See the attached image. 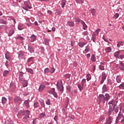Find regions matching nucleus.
<instances>
[{
	"label": "nucleus",
	"instance_id": "f257e3e1",
	"mask_svg": "<svg viewBox=\"0 0 124 124\" xmlns=\"http://www.w3.org/2000/svg\"><path fill=\"white\" fill-rule=\"evenodd\" d=\"M98 98L100 102L105 103V101H108V100L110 99V95L107 93L105 96L103 94H100L98 96Z\"/></svg>",
	"mask_w": 124,
	"mask_h": 124
},
{
	"label": "nucleus",
	"instance_id": "f03ea898",
	"mask_svg": "<svg viewBox=\"0 0 124 124\" xmlns=\"http://www.w3.org/2000/svg\"><path fill=\"white\" fill-rule=\"evenodd\" d=\"M57 87L60 90V92L62 93L63 92V86H62V80H59L57 82Z\"/></svg>",
	"mask_w": 124,
	"mask_h": 124
},
{
	"label": "nucleus",
	"instance_id": "7ed1b4c3",
	"mask_svg": "<svg viewBox=\"0 0 124 124\" xmlns=\"http://www.w3.org/2000/svg\"><path fill=\"white\" fill-rule=\"evenodd\" d=\"M117 103L118 101L116 100H111L108 103V105H109V107L114 108V107L117 106Z\"/></svg>",
	"mask_w": 124,
	"mask_h": 124
},
{
	"label": "nucleus",
	"instance_id": "20e7f679",
	"mask_svg": "<svg viewBox=\"0 0 124 124\" xmlns=\"http://www.w3.org/2000/svg\"><path fill=\"white\" fill-rule=\"evenodd\" d=\"M48 93H51L52 94H53L55 97H58V94H57V93L55 92V88H52L48 90Z\"/></svg>",
	"mask_w": 124,
	"mask_h": 124
},
{
	"label": "nucleus",
	"instance_id": "39448f33",
	"mask_svg": "<svg viewBox=\"0 0 124 124\" xmlns=\"http://www.w3.org/2000/svg\"><path fill=\"white\" fill-rule=\"evenodd\" d=\"M24 4L27 8H29V9H31V2H30V0L24 1Z\"/></svg>",
	"mask_w": 124,
	"mask_h": 124
},
{
	"label": "nucleus",
	"instance_id": "423d86ee",
	"mask_svg": "<svg viewBox=\"0 0 124 124\" xmlns=\"http://www.w3.org/2000/svg\"><path fill=\"white\" fill-rule=\"evenodd\" d=\"M14 101L15 103H21L22 102V99L20 97H16L14 99Z\"/></svg>",
	"mask_w": 124,
	"mask_h": 124
},
{
	"label": "nucleus",
	"instance_id": "0eeeda50",
	"mask_svg": "<svg viewBox=\"0 0 124 124\" xmlns=\"http://www.w3.org/2000/svg\"><path fill=\"white\" fill-rule=\"evenodd\" d=\"M123 117H124V116H123L122 113H121V112H120L118 115V116L117 117V119L115 121L116 124H118L119 123V121H120V120H121V119H123Z\"/></svg>",
	"mask_w": 124,
	"mask_h": 124
},
{
	"label": "nucleus",
	"instance_id": "6e6552de",
	"mask_svg": "<svg viewBox=\"0 0 124 124\" xmlns=\"http://www.w3.org/2000/svg\"><path fill=\"white\" fill-rule=\"evenodd\" d=\"M102 79L101 81V84H103L104 83V81H105V79H106V74L105 73H102Z\"/></svg>",
	"mask_w": 124,
	"mask_h": 124
},
{
	"label": "nucleus",
	"instance_id": "1a4fd4ad",
	"mask_svg": "<svg viewBox=\"0 0 124 124\" xmlns=\"http://www.w3.org/2000/svg\"><path fill=\"white\" fill-rule=\"evenodd\" d=\"M19 80L20 81H25V78L23 77V72H22L19 73Z\"/></svg>",
	"mask_w": 124,
	"mask_h": 124
},
{
	"label": "nucleus",
	"instance_id": "9d476101",
	"mask_svg": "<svg viewBox=\"0 0 124 124\" xmlns=\"http://www.w3.org/2000/svg\"><path fill=\"white\" fill-rule=\"evenodd\" d=\"M5 58L6 60H8V61H10L11 60V57H10V53L9 52L7 51V53L5 54Z\"/></svg>",
	"mask_w": 124,
	"mask_h": 124
},
{
	"label": "nucleus",
	"instance_id": "9b49d317",
	"mask_svg": "<svg viewBox=\"0 0 124 124\" xmlns=\"http://www.w3.org/2000/svg\"><path fill=\"white\" fill-rule=\"evenodd\" d=\"M120 66H119V69H120V70L124 71V64L122 61L120 62Z\"/></svg>",
	"mask_w": 124,
	"mask_h": 124
},
{
	"label": "nucleus",
	"instance_id": "f8f14e48",
	"mask_svg": "<svg viewBox=\"0 0 124 124\" xmlns=\"http://www.w3.org/2000/svg\"><path fill=\"white\" fill-rule=\"evenodd\" d=\"M16 39H18L22 42H24V40H25V38H24L23 36H21V35H18L17 37H16Z\"/></svg>",
	"mask_w": 124,
	"mask_h": 124
},
{
	"label": "nucleus",
	"instance_id": "ddd939ff",
	"mask_svg": "<svg viewBox=\"0 0 124 124\" xmlns=\"http://www.w3.org/2000/svg\"><path fill=\"white\" fill-rule=\"evenodd\" d=\"M113 111H114V108H111L110 107H109L108 116H110V115H112V113L113 112Z\"/></svg>",
	"mask_w": 124,
	"mask_h": 124
},
{
	"label": "nucleus",
	"instance_id": "4468645a",
	"mask_svg": "<svg viewBox=\"0 0 124 124\" xmlns=\"http://www.w3.org/2000/svg\"><path fill=\"white\" fill-rule=\"evenodd\" d=\"M108 91V88H107V86H106V85H104L102 88V93H105Z\"/></svg>",
	"mask_w": 124,
	"mask_h": 124
},
{
	"label": "nucleus",
	"instance_id": "2eb2a0df",
	"mask_svg": "<svg viewBox=\"0 0 124 124\" xmlns=\"http://www.w3.org/2000/svg\"><path fill=\"white\" fill-rule=\"evenodd\" d=\"M31 42H33L34 41H35V40H36V36L34 35H32L31 37Z\"/></svg>",
	"mask_w": 124,
	"mask_h": 124
},
{
	"label": "nucleus",
	"instance_id": "dca6fc26",
	"mask_svg": "<svg viewBox=\"0 0 124 124\" xmlns=\"http://www.w3.org/2000/svg\"><path fill=\"white\" fill-rule=\"evenodd\" d=\"M15 32V31L14 30V29H11L9 32L8 33V36H11Z\"/></svg>",
	"mask_w": 124,
	"mask_h": 124
},
{
	"label": "nucleus",
	"instance_id": "f3484780",
	"mask_svg": "<svg viewBox=\"0 0 124 124\" xmlns=\"http://www.w3.org/2000/svg\"><path fill=\"white\" fill-rule=\"evenodd\" d=\"M28 51L31 54V53H33L34 52V50H33V48H32L31 46H28Z\"/></svg>",
	"mask_w": 124,
	"mask_h": 124
},
{
	"label": "nucleus",
	"instance_id": "a211bd4d",
	"mask_svg": "<svg viewBox=\"0 0 124 124\" xmlns=\"http://www.w3.org/2000/svg\"><path fill=\"white\" fill-rule=\"evenodd\" d=\"M30 118V116L26 115L22 119L23 122L27 123L28 122V119Z\"/></svg>",
	"mask_w": 124,
	"mask_h": 124
},
{
	"label": "nucleus",
	"instance_id": "6ab92c4d",
	"mask_svg": "<svg viewBox=\"0 0 124 124\" xmlns=\"http://www.w3.org/2000/svg\"><path fill=\"white\" fill-rule=\"evenodd\" d=\"M78 88L79 91H83V90H84V85H82V84H78Z\"/></svg>",
	"mask_w": 124,
	"mask_h": 124
},
{
	"label": "nucleus",
	"instance_id": "aec40b11",
	"mask_svg": "<svg viewBox=\"0 0 124 124\" xmlns=\"http://www.w3.org/2000/svg\"><path fill=\"white\" fill-rule=\"evenodd\" d=\"M119 55H120V51H117L114 53V56L116 59H119Z\"/></svg>",
	"mask_w": 124,
	"mask_h": 124
},
{
	"label": "nucleus",
	"instance_id": "412c9836",
	"mask_svg": "<svg viewBox=\"0 0 124 124\" xmlns=\"http://www.w3.org/2000/svg\"><path fill=\"white\" fill-rule=\"evenodd\" d=\"M96 34L95 33H93V35H92V40L93 41V42H95V39H96Z\"/></svg>",
	"mask_w": 124,
	"mask_h": 124
},
{
	"label": "nucleus",
	"instance_id": "4be33fe9",
	"mask_svg": "<svg viewBox=\"0 0 124 124\" xmlns=\"http://www.w3.org/2000/svg\"><path fill=\"white\" fill-rule=\"evenodd\" d=\"M105 50L107 53H111L112 51V49L110 47H106Z\"/></svg>",
	"mask_w": 124,
	"mask_h": 124
},
{
	"label": "nucleus",
	"instance_id": "5701e85b",
	"mask_svg": "<svg viewBox=\"0 0 124 124\" xmlns=\"http://www.w3.org/2000/svg\"><path fill=\"white\" fill-rule=\"evenodd\" d=\"M24 54H25V53H24L23 51H19L18 52L19 58H22V57H24Z\"/></svg>",
	"mask_w": 124,
	"mask_h": 124
},
{
	"label": "nucleus",
	"instance_id": "b1692460",
	"mask_svg": "<svg viewBox=\"0 0 124 124\" xmlns=\"http://www.w3.org/2000/svg\"><path fill=\"white\" fill-rule=\"evenodd\" d=\"M65 3H66V0H62V8H64V6L65 5Z\"/></svg>",
	"mask_w": 124,
	"mask_h": 124
},
{
	"label": "nucleus",
	"instance_id": "393cba45",
	"mask_svg": "<svg viewBox=\"0 0 124 124\" xmlns=\"http://www.w3.org/2000/svg\"><path fill=\"white\" fill-rule=\"evenodd\" d=\"M85 45H86L85 43L81 42L78 43V46L79 47H80V48H83Z\"/></svg>",
	"mask_w": 124,
	"mask_h": 124
},
{
	"label": "nucleus",
	"instance_id": "a878e982",
	"mask_svg": "<svg viewBox=\"0 0 124 124\" xmlns=\"http://www.w3.org/2000/svg\"><path fill=\"white\" fill-rule=\"evenodd\" d=\"M45 89V86L43 85H40L39 88V91L40 92H42V91H43V90H44Z\"/></svg>",
	"mask_w": 124,
	"mask_h": 124
},
{
	"label": "nucleus",
	"instance_id": "bb28decb",
	"mask_svg": "<svg viewBox=\"0 0 124 124\" xmlns=\"http://www.w3.org/2000/svg\"><path fill=\"white\" fill-rule=\"evenodd\" d=\"M24 104L27 108H29V107H30V101H25Z\"/></svg>",
	"mask_w": 124,
	"mask_h": 124
},
{
	"label": "nucleus",
	"instance_id": "cd10ccee",
	"mask_svg": "<svg viewBox=\"0 0 124 124\" xmlns=\"http://www.w3.org/2000/svg\"><path fill=\"white\" fill-rule=\"evenodd\" d=\"M21 82L23 84V87H27L28 86V81L24 79V80L21 81Z\"/></svg>",
	"mask_w": 124,
	"mask_h": 124
},
{
	"label": "nucleus",
	"instance_id": "c85d7f7f",
	"mask_svg": "<svg viewBox=\"0 0 124 124\" xmlns=\"http://www.w3.org/2000/svg\"><path fill=\"white\" fill-rule=\"evenodd\" d=\"M119 109H120V108L117 107V106L113 107V110H114L115 113H118V112H119Z\"/></svg>",
	"mask_w": 124,
	"mask_h": 124
},
{
	"label": "nucleus",
	"instance_id": "c756f323",
	"mask_svg": "<svg viewBox=\"0 0 124 124\" xmlns=\"http://www.w3.org/2000/svg\"><path fill=\"white\" fill-rule=\"evenodd\" d=\"M6 101H7V99L6 98L3 97L2 98V104H5L6 103Z\"/></svg>",
	"mask_w": 124,
	"mask_h": 124
},
{
	"label": "nucleus",
	"instance_id": "7c9ffc66",
	"mask_svg": "<svg viewBox=\"0 0 124 124\" xmlns=\"http://www.w3.org/2000/svg\"><path fill=\"white\" fill-rule=\"evenodd\" d=\"M67 24L70 27H74V23L72 21H68Z\"/></svg>",
	"mask_w": 124,
	"mask_h": 124
},
{
	"label": "nucleus",
	"instance_id": "2f4dec72",
	"mask_svg": "<svg viewBox=\"0 0 124 124\" xmlns=\"http://www.w3.org/2000/svg\"><path fill=\"white\" fill-rule=\"evenodd\" d=\"M82 22H83V21L80 19L79 18H77L76 19V24H78L79 23H81V24H82Z\"/></svg>",
	"mask_w": 124,
	"mask_h": 124
},
{
	"label": "nucleus",
	"instance_id": "473e14b6",
	"mask_svg": "<svg viewBox=\"0 0 124 124\" xmlns=\"http://www.w3.org/2000/svg\"><path fill=\"white\" fill-rule=\"evenodd\" d=\"M0 24H4V25H6L7 22L4 19H0Z\"/></svg>",
	"mask_w": 124,
	"mask_h": 124
},
{
	"label": "nucleus",
	"instance_id": "72a5a7b5",
	"mask_svg": "<svg viewBox=\"0 0 124 124\" xmlns=\"http://www.w3.org/2000/svg\"><path fill=\"white\" fill-rule=\"evenodd\" d=\"M86 77L87 81H90V80H91L92 78V76L91 75V74H88L87 75Z\"/></svg>",
	"mask_w": 124,
	"mask_h": 124
},
{
	"label": "nucleus",
	"instance_id": "f704fd0d",
	"mask_svg": "<svg viewBox=\"0 0 124 124\" xmlns=\"http://www.w3.org/2000/svg\"><path fill=\"white\" fill-rule=\"evenodd\" d=\"M81 24L83 26L84 30H86V29H87V25H86V23H85V22L81 21Z\"/></svg>",
	"mask_w": 124,
	"mask_h": 124
},
{
	"label": "nucleus",
	"instance_id": "c9c22d12",
	"mask_svg": "<svg viewBox=\"0 0 124 124\" xmlns=\"http://www.w3.org/2000/svg\"><path fill=\"white\" fill-rule=\"evenodd\" d=\"M26 70L27 72H29V73H31V74H33V71L31 69L28 68Z\"/></svg>",
	"mask_w": 124,
	"mask_h": 124
},
{
	"label": "nucleus",
	"instance_id": "e433bc0d",
	"mask_svg": "<svg viewBox=\"0 0 124 124\" xmlns=\"http://www.w3.org/2000/svg\"><path fill=\"white\" fill-rule=\"evenodd\" d=\"M101 31V29H98L95 32H93V33H95V34H96V35H98V33L99 32H100Z\"/></svg>",
	"mask_w": 124,
	"mask_h": 124
},
{
	"label": "nucleus",
	"instance_id": "4c0bfd02",
	"mask_svg": "<svg viewBox=\"0 0 124 124\" xmlns=\"http://www.w3.org/2000/svg\"><path fill=\"white\" fill-rule=\"evenodd\" d=\"M81 85L83 86H86V79L83 78L81 81Z\"/></svg>",
	"mask_w": 124,
	"mask_h": 124
},
{
	"label": "nucleus",
	"instance_id": "58836bf2",
	"mask_svg": "<svg viewBox=\"0 0 124 124\" xmlns=\"http://www.w3.org/2000/svg\"><path fill=\"white\" fill-rule=\"evenodd\" d=\"M8 73H9V71L5 70L4 71L3 75L4 77H5V76H7V74H8Z\"/></svg>",
	"mask_w": 124,
	"mask_h": 124
},
{
	"label": "nucleus",
	"instance_id": "ea45409f",
	"mask_svg": "<svg viewBox=\"0 0 124 124\" xmlns=\"http://www.w3.org/2000/svg\"><path fill=\"white\" fill-rule=\"evenodd\" d=\"M96 60L95 56L94 55H93L91 57V61L92 62H95Z\"/></svg>",
	"mask_w": 124,
	"mask_h": 124
},
{
	"label": "nucleus",
	"instance_id": "a19ab883",
	"mask_svg": "<svg viewBox=\"0 0 124 124\" xmlns=\"http://www.w3.org/2000/svg\"><path fill=\"white\" fill-rule=\"evenodd\" d=\"M49 41L50 40L49 39H45V43L46 45H49Z\"/></svg>",
	"mask_w": 124,
	"mask_h": 124
},
{
	"label": "nucleus",
	"instance_id": "79ce46f5",
	"mask_svg": "<svg viewBox=\"0 0 124 124\" xmlns=\"http://www.w3.org/2000/svg\"><path fill=\"white\" fill-rule=\"evenodd\" d=\"M119 89L121 90H124V83H122L119 86Z\"/></svg>",
	"mask_w": 124,
	"mask_h": 124
},
{
	"label": "nucleus",
	"instance_id": "37998d69",
	"mask_svg": "<svg viewBox=\"0 0 124 124\" xmlns=\"http://www.w3.org/2000/svg\"><path fill=\"white\" fill-rule=\"evenodd\" d=\"M112 122L111 121V117H109L107 121V124H111Z\"/></svg>",
	"mask_w": 124,
	"mask_h": 124
},
{
	"label": "nucleus",
	"instance_id": "c03bdc74",
	"mask_svg": "<svg viewBox=\"0 0 124 124\" xmlns=\"http://www.w3.org/2000/svg\"><path fill=\"white\" fill-rule=\"evenodd\" d=\"M40 103L42 107H45V103H44V100H42L41 101H40Z\"/></svg>",
	"mask_w": 124,
	"mask_h": 124
},
{
	"label": "nucleus",
	"instance_id": "a18cd8bd",
	"mask_svg": "<svg viewBox=\"0 0 124 124\" xmlns=\"http://www.w3.org/2000/svg\"><path fill=\"white\" fill-rule=\"evenodd\" d=\"M24 115H25L26 116H30V111L26 110V111H25Z\"/></svg>",
	"mask_w": 124,
	"mask_h": 124
},
{
	"label": "nucleus",
	"instance_id": "49530a36",
	"mask_svg": "<svg viewBox=\"0 0 124 124\" xmlns=\"http://www.w3.org/2000/svg\"><path fill=\"white\" fill-rule=\"evenodd\" d=\"M39 106V104L38 103V102L34 103V107L35 108H37V107H38Z\"/></svg>",
	"mask_w": 124,
	"mask_h": 124
},
{
	"label": "nucleus",
	"instance_id": "de8ad7c7",
	"mask_svg": "<svg viewBox=\"0 0 124 124\" xmlns=\"http://www.w3.org/2000/svg\"><path fill=\"white\" fill-rule=\"evenodd\" d=\"M122 44H123V42H119L117 44V47L118 48H120V47H121V46H122Z\"/></svg>",
	"mask_w": 124,
	"mask_h": 124
},
{
	"label": "nucleus",
	"instance_id": "09e8293b",
	"mask_svg": "<svg viewBox=\"0 0 124 124\" xmlns=\"http://www.w3.org/2000/svg\"><path fill=\"white\" fill-rule=\"evenodd\" d=\"M46 103L47 105H50L51 104L50 99H48L47 101H46Z\"/></svg>",
	"mask_w": 124,
	"mask_h": 124
},
{
	"label": "nucleus",
	"instance_id": "8fccbe9b",
	"mask_svg": "<svg viewBox=\"0 0 124 124\" xmlns=\"http://www.w3.org/2000/svg\"><path fill=\"white\" fill-rule=\"evenodd\" d=\"M99 69H100L101 70H104V69H105L104 66H103L102 65H99Z\"/></svg>",
	"mask_w": 124,
	"mask_h": 124
},
{
	"label": "nucleus",
	"instance_id": "3c124183",
	"mask_svg": "<svg viewBox=\"0 0 124 124\" xmlns=\"http://www.w3.org/2000/svg\"><path fill=\"white\" fill-rule=\"evenodd\" d=\"M78 3H84V1L82 0H76Z\"/></svg>",
	"mask_w": 124,
	"mask_h": 124
},
{
	"label": "nucleus",
	"instance_id": "603ef678",
	"mask_svg": "<svg viewBox=\"0 0 124 124\" xmlns=\"http://www.w3.org/2000/svg\"><path fill=\"white\" fill-rule=\"evenodd\" d=\"M18 29L19 30V31H22V30H23V26L21 25H18Z\"/></svg>",
	"mask_w": 124,
	"mask_h": 124
},
{
	"label": "nucleus",
	"instance_id": "864d4df0",
	"mask_svg": "<svg viewBox=\"0 0 124 124\" xmlns=\"http://www.w3.org/2000/svg\"><path fill=\"white\" fill-rule=\"evenodd\" d=\"M44 117H45V113H42L39 115V118H44Z\"/></svg>",
	"mask_w": 124,
	"mask_h": 124
},
{
	"label": "nucleus",
	"instance_id": "5fc2aeb1",
	"mask_svg": "<svg viewBox=\"0 0 124 124\" xmlns=\"http://www.w3.org/2000/svg\"><path fill=\"white\" fill-rule=\"evenodd\" d=\"M119 16V15H118V14H117V13H116V14L114 16L113 18H114V19H117V18H118Z\"/></svg>",
	"mask_w": 124,
	"mask_h": 124
},
{
	"label": "nucleus",
	"instance_id": "6e6d98bb",
	"mask_svg": "<svg viewBox=\"0 0 124 124\" xmlns=\"http://www.w3.org/2000/svg\"><path fill=\"white\" fill-rule=\"evenodd\" d=\"M116 82L117 83H121V82H122V80H121V78H116Z\"/></svg>",
	"mask_w": 124,
	"mask_h": 124
},
{
	"label": "nucleus",
	"instance_id": "4d7b16f0",
	"mask_svg": "<svg viewBox=\"0 0 124 124\" xmlns=\"http://www.w3.org/2000/svg\"><path fill=\"white\" fill-rule=\"evenodd\" d=\"M49 68H46L45 69V73H48V72H49Z\"/></svg>",
	"mask_w": 124,
	"mask_h": 124
},
{
	"label": "nucleus",
	"instance_id": "13d9d810",
	"mask_svg": "<svg viewBox=\"0 0 124 124\" xmlns=\"http://www.w3.org/2000/svg\"><path fill=\"white\" fill-rule=\"evenodd\" d=\"M90 51V47H86V48L85 49V51L86 52V53H88Z\"/></svg>",
	"mask_w": 124,
	"mask_h": 124
},
{
	"label": "nucleus",
	"instance_id": "bf43d9fd",
	"mask_svg": "<svg viewBox=\"0 0 124 124\" xmlns=\"http://www.w3.org/2000/svg\"><path fill=\"white\" fill-rule=\"evenodd\" d=\"M91 13L92 14V15H95V10H92Z\"/></svg>",
	"mask_w": 124,
	"mask_h": 124
},
{
	"label": "nucleus",
	"instance_id": "052dcab7",
	"mask_svg": "<svg viewBox=\"0 0 124 124\" xmlns=\"http://www.w3.org/2000/svg\"><path fill=\"white\" fill-rule=\"evenodd\" d=\"M55 72V68H52L50 70V73H54Z\"/></svg>",
	"mask_w": 124,
	"mask_h": 124
},
{
	"label": "nucleus",
	"instance_id": "680f3d73",
	"mask_svg": "<svg viewBox=\"0 0 124 124\" xmlns=\"http://www.w3.org/2000/svg\"><path fill=\"white\" fill-rule=\"evenodd\" d=\"M103 120H104V117H101L99 122H102L103 121Z\"/></svg>",
	"mask_w": 124,
	"mask_h": 124
},
{
	"label": "nucleus",
	"instance_id": "e2e57ef3",
	"mask_svg": "<svg viewBox=\"0 0 124 124\" xmlns=\"http://www.w3.org/2000/svg\"><path fill=\"white\" fill-rule=\"evenodd\" d=\"M5 64L6 67H7V68H8V61H6V62H5Z\"/></svg>",
	"mask_w": 124,
	"mask_h": 124
},
{
	"label": "nucleus",
	"instance_id": "0e129e2a",
	"mask_svg": "<svg viewBox=\"0 0 124 124\" xmlns=\"http://www.w3.org/2000/svg\"><path fill=\"white\" fill-rule=\"evenodd\" d=\"M32 59H33V57H31V58H29L28 60V62H31V60H32Z\"/></svg>",
	"mask_w": 124,
	"mask_h": 124
},
{
	"label": "nucleus",
	"instance_id": "69168bd1",
	"mask_svg": "<svg viewBox=\"0 0 124 124\" xmlns=\"http://www.w3.org/2000/svg\"><path fill=\"white\" fill-rule=\"evenodd\" d=\"M121 124H124V117H123L122 120L121 121Z\"/></svg>",
	"mask_w": 124,
	"mask_h": 124
},
{
	"label": "nucleus",
	"instance_id": "338daca9",
	"mask_svg": "<svg viewBox=\"0 0 124 124\" xmlns=\"http://www.w3.org/2000/svg\"><path fill=\"white\" fill-rule=\"evenodd\" d=\"M120 58L121 60H123V59H124V55H120Z\"/></svg>",
	"mask_w": 124,
	"mask_h": 124
},
{
	"label": "nucleus",
	"instance_id": "774afa93",
	"mask_svg": "<svg viewBox=\"0 0 124 124\" xmlns=\"http://www.w3.org/2000/svg\"><path fill=\"white\" fill-rule=\"evenodd\" d=\"M47 13H48V14H49L50 15H52V11L50 10L47 11Z\"/></svg>",
	"mask_w": 124,
	"mask_h": 124
}]
</instances>
